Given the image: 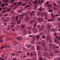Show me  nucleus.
Wrapping results in <instances>:
<instances>
[{
    "label": "nucleus",
    "instance_id": "obj_1",
    "mask_svg": "<svg viewBox=\"0 0 60 60\" xmlns=\"http://www.w3.org/2000/svg\"><path fill=\"white\" fill-rule=\"evenodd\" d=\"M33 31L34 33L36 34L37 32V30L36 28H33Z\"/></svg>",
    "mask_w": 60,
    "mask_h": 60
},
{
    "label": "nucleus",
    "instance_id": "obj_2",
    "mask_svg": "<svg viewBox=\"0 0 60 60\" xmlns=\"http://www.w3.org/2000/svg\"><path fill=\"white\" fill-rule=\"evenodd\" d=\"M8 31H9V30H10V29H11V27H13V25L12 24V25H9L8 26Z\"/></svg>",
    "mask_w": 60,
    "mask_h": 60
},
{
    "label": "nucleus",
    "instance_id": "obj_3",
    "mask_svg": "<svg viewBox=\"0 0 60 60\" xmlns=\"http://www.w3.org/2000/svg\"><path fill=\"white\" fill-rule=\"evenodd\" d=\"M38 21H40L41 22H42L43 21V19H41L40 18H39L38 19Z\"/></svg>",
    "mask_w": 60,
    "mask_h": 60
},
{
    "label": "nucleus",
    "instance_id": "obj_4",
    "mask_svg": "<svg viewBox=\"0 0 60 60\" xmlns=\"http://www.w3.org/2000/svg\"><path fill=\"white\" fill-rule=\"evenodd\" d=\"M26 18L25 19V21H28V16L26 15Z\"/></svg>",
    "mask_w": 60,
    "mask_h": 60
},
{
    "label": "nucleus",
    "instance_id": "obj_5",
    "mask_svg": "<svg viewBox=\"0 0 60 60\" xmlns=\"http://www.w3.org/2000/svg\"><path fill=\"white\" fill-rule=\"evenodd\" d=\"M41 14V13L39 11L37 13V16H40Z\"/></svg>",
    "mask_w": 60,
    "mask_h": 60
},
{
    "label": "nucleus",
    "instance_id": "obj_6",
    "mask_svg": "<svg viewBox=\"0 0 60 60\" xmlns=\"http://www.w3.org/2000/svg\"><path fill=\"white\" fill-rule=\"evenodd\" d=\"M10 20V18L9 17H7L6 18V22H8Z\"/></svg>",
    "mask_w": 60,
    "mask_h": 60
},
{
    "label": "nucleus",
    "instance_id": "obj_7",
    "mask_svg": "<svg viewBox=\"0 0 60 60\" xmlns=\"http://www.w3.org/2000/svg\"><path fill=\"white\" fill-rule=\"evenodd\" d=\"M15 19V18L14 17H12L11 18V20L12 21H14Z\"/></svg>",
    "mask_w": 60,
    "mask_h": 60
},
{
    "label": "nucleus",
    "instance_id": "obj_8",
    "mask_svg": "<svg viewBox=\"0 0 60 60\" xmlns=\"http://www.w3.org/2000/svg\"><path fill=\"white\" fill-rule=\"evenodd\" d=\"M43 55L44 56H47V55H48V53L47 52H45L43 53Z\"/></svg>",
    "mask_w": 60,
    "mask_h": 60
},
{
    "label": "nucleus",
    "instance_id": "obj_9",
    "mask_svg": "<svg viewBox=\"0 0 60 60\" xmlns=\"http://www.w3.org/2000/svg\"><path fill=\"white\" fill-rule=\"evenodd\" d=\"M47 27L48 30H50V25H48L47 26Z\"/></svg>",
    "mask_w": 60,
    "mask_h": 60
},
{
    "label": "nucleus",
    "instance_id": "obj_10",
    "mask_svg": "<svg viewBox=\"0 0 60 60\" xmlns=\"http://www.w3.org/2000/svg\"><path fill=\"white\" fill-rule=\"evenodd\" d=\"M28 3L29 4H30L29 5V6H32V5H33V3H32V2H28Z\"/></svg>",
    "mask_w": 60,
    "mask_h": 60
},
{
    "label": "nucleus",
    "instance_id": "obj_11",
    "mask_svg": "<svg viewBox=\"0 0 60 60\" xmlns=\"http://www.w3.org/2000/svg\"><path fill=\"white\" fill-rule=\"evenodd\" d=\"M18 16L19 17H21L22 19H23V17L24 16V15H18Z\"/></svg>",
    "mask_w": 60,
    "mask_h": 60
},
{
    "label": "nucleus",
    "instance_id": "obj_12",
    "mask_svg": "<svg viewBox=\"0 0 60 60\" xmlns=\"http://www.w3.org/2000/svg\"><path fill=\"white\" fill-rule=\"evenodd\" d=\"M50 55L51 56H54V52H51L50 53Z\"/></svg>",
    "mask_w": 60,
    "mask_h": 60
},
{
    "label": "nucleus",
    "instance_id": "obj_13",
    "mask_svg": "<svg viewBox=\"0 0 60 60\" xmlns=\"http://www.w3.org/2000/svg\"><path fill=\"white\" fill-rule=\"evenodd\" d=\"M15 0H11L10 1V3L11 4L15 2Z\"/></svg>",
    "mask_w": 60,
    "mask_h": 60
},
{
    "label": "nucleus",
    "instance_id": "obj_14",
    "mask_svg": "<svg viewBox=\"0 0 60 60\" xmlns=\"http://www.w3.org/2000/svg\"><path fill=\"white\" fill-rule=\"evenodd\" d=\"M37 38L38 40H39L40 38V36L39 35H37Z\"/></svg>",
    "mask_w": 60,
    "mask_h": 60
},
{
    "label": "nucleus",
    "instance_id": "obj_15",
    "mask_svg": "<svg viewBox=\"0 0 60 60\" xmlns=\"http://www.w3.org/2000/svg\"><path fill=\"white\" fill-rule=\"evenodd\" d=\"M17 4H18V5H20L22 4V2H19Z\"/></svg>",
    "mask_w": 60,
    "mask_h": 60
},
{
    "label": "nucleus",
    "instance_id": "obj_16",
    "mask_svg": "<svg viewBox=\"0 0 60 60\" xmlns=\"http://www.w3.org/2000/svg\"><path fill=\"white\" fill-rule=\"evenodd\" d=\"M25 27H26V26L24 25L23 24L22 25L21 27L22 28H25Z\"/></svg>",
    "mask_w": 60,
    "mask_h": 60
},
{
    "label": "nucleus",
    "instance_id": "obj_17",
    "mask_svg": "<svg viewBox=\"0 0 60 60\" xmlns=\"http://www.w3.org/2000/svg\"><path fill=\"white\" fill-rule=\"evenodd\" d=\"M37 25V23H36V22H35L34 23V27H35Z\"/></svg>",
    "mask_w": 60,
    "mask_h": 60
},
{
    "label": "nucleus",
    "instance_id": "obj_18",
    "mask_svg": "<svg viewBox=\"0 0 60 60\" xmlns=\"http://www.w3.org/2000/svg\"><path fill=\"white\" fill-rule=\"evenodd\" d=\"M27 33V31L25 30H24L23 31V34H26Z\"/></svg>",
    "mask_w": 60,
    "mask_h": 60
},
{
    "label": "nucleus",
    "instance_id": "obj_19",
    "mask_svg": "<svg viewBox=\"0 0 60 60\" xmlns=\"http://www.w3.org/2000/svg\"><path fill=\"white\" fill-rule=\"evenodd\" d=\"M37 2H38L37 0H35V1L33 2V4H36V3H37Z\"/></svg>",
    "mask_w": 60,
    "mask_h": 60
},
{
    "label": "nucleus",
    "instance_id": "obj_20",
    "mask_svg": "<svg viewBox=\"0 0 60 60\" xmlns=\"http://www.w3.org/2000/svg\"><path fill=\"white\" fill-rule=\"evenodd\" d=\"M33 9L34 10H37V7L36 6L34 7L33 8Z\"/></svg>",
    "mask_w": 60,
    "mask_h": 60
},
{
    "label": "nucleus",
    "instance_id": "obj_21",
    "mask_svg": "<svg viewBox=\"0 0 60 60\" xmlns=\"http://www.w3.org/2000/svg\"><path fill=\"white\" fill-rule=\"evenodd\" d=\"M53 5H54V6H55V7H57L58 8V6L57 5H56V4L55 3H53Z\"/></svg>",
    "mask_w": 60,
    "mask_h": 60
},
{
    "label": "nucleus",
    "instance_id": "obj_22",
    "mask_svg": "<svg viewBox=\"0 0 60 60\" xmlns=\"http://www.w3.org/2000/svg\"><path fill=\"white\" fill-rule=\"evenodd\" d=\"M37 49L38 50H40V47H39V46H37Z\"/></svg>",
    "mask_w": 60,
    "mask_h": 60
},
{
    "label": "nucleus",
    "instance_id": "obj_23",
    "mask_svg": "<svg viewBox=\"0 0 60 60\" xmlns=\"http://www.w3.org/2000/svg\"><path fill=\"white\" fill-rule=\"evenodd\" d=\"M29 6H29V5H27L24 8H28V7H29Z\"/></svg>",
    "mask_w": 60,
    "mask_h": 60
},
{
    "label": "nucleus",
    "instance_id": "obj_24",
    "mask_svg": "<svg viewBox=\"0 0 60 60\" xmlns=\"http://www.w3.org/2000/svg\"><path fill=\"white\" fill-rule=\"evenodd\" d=\"M42 46L44 47V48H45V44L43 43L42 44Z\"/></svg>",
    "mask_w": 60,
    "mask_h": 60
},
{
    "label": "nucleus",
    "instance_id": "obj_25",
    "mask_svg": "<svg viewBox=\"0 0 60 60\" xmlns=\"http://www.w3.org/2000/svg\"><path fill=\"white\" fill-rule=\"evenodd\" d=\"M43 30V28H40L39 29L40 32L41 31H42Z\"/></svg>",
    "mask_w": 60,
    "mask_h": 60
},
{
    "label": "nucleus",
    "instance_id": "obj_26",
    "mask_svg": "<svg viewBox=\"0 0 60 60\" xmlns=\"http://www.w3.org/2000/svg\"><path fill=\"white\" fill-rule=\"evenodd\" d=\"M15 39L18 40H21V38H16Z\"/></svg>",
    "mask_w": 60,
    "mask_h": 60
},
{
    "label": "nucleus",
    "instance_id": "obj_27",
    "mask_svg": "<svg viewBox=\"0 0 60 60\" xmlns=\"http://www.w3.org/2000/svg\"><path fill=\"white\" fill-rule=\"evenodd\" d=\"M37 27L38 29H39L40 27H41V25H38Z\"/></svg>",
    "mask_w": 60,
    "mask_h": 60
},
{
    "label": "nucleus",
    "instance_id": "obj_28",
    "mask_svg": "<svg viewBox=\"0 0 60 60\" xmlns=\"http://www.w3.org/2000/svg\"><path fill=\"white\" fill-rule=\"evenodd\" d=\"M19 18V17L18 16H17L16 17V21H18V18Z\"/></svg>",
    "mask_w": 60,
    "mask_h": 60
},
{
    "label": "nucleus",
    "instance_id": "obj_29",
    "mask_svg": "<svg viewBox=\"0 0 60 60\" xmlns=\"http://www.w3.org/2000/svg\"><path fill=\"white\" fill-rule=\"evenodd\" d=\"M34 22V21L33 20H31L30 21V24H33Z\"/></svg>",
    "mask_w": 60,
    "mask_h": 60
},
{
    "label": "nucleus",
    "instance_id": "obj_30",
    "mask_svg": "<svg viewBox=\"0 0 60 60\" xmlns=\"http://www.w3.org/2000/svg\"><path fill=\"white\" fill-rule=\"evenodd\" d=\"M40 2L41 3L40 4V5H41V3H43V2H44V1H43V0H41V1Z\"/></svg>",
    "mask_w": 60,
    "mask_h": 60
},
{
    "label": "nucleus",
    "instance_id": "obj_31",
    "mask_svg": "<svg viewBox=\"0 0 60 60\" xmlns=\"http://www.w3.org/2000/svg\"><path fill=\"white\" fill-rule=\"evenodd\" d=\"M4 49V47L3 46H2L0 48V49Z\"/></svg>",
    "mask_w": 60,
    "mask_h": 60
},
{
    "label": "nucleus",
    "instance_id": "obj_32",
    "mask_svg": "<svg viewBox=\"0 0 60 60\" xmlns=\"http://www.w3.org/2000/svg\"><path fill=\"white\" fill-rule=\"evenodd\" d=\"M34 55H35V56H36L37 54L36 52L35 51H34Z\"/></svg>",
    "mask_w": 60,
    "mask_h": 60
},
{
    "label": "nucleus",
    "instance_id": "obj_33",
    "mask_svg": "<svg viewBox=\"0 0 60 60\" xmlns=\"http://www.w3.org/2000/svg\"><path fill=\"white\" fill-rule=\"evenodd\" d=\"M11 10V8H9V9L8 8L7 9V11H10V10Z\"/></svg>",
    "mask_w": 60,
    "mask_h": 60
},
{
    "label": "nucleus",
    "instance_id": "obj_34",
    "mask_svg": "<svg viewBox=\"0 0 60 60\" xmlns=\"http://www.w3.org/2000/svg\"><path fill=\"white\" fill-rule=\"evenodd\" d=\"M44 16L45 17H46L47 16V12H45V13H44Z\"/></svg>",
    "mask_w": 60,
    "mask_h": 60
},
{
    "label": "nucleus",
    "instance_id": "obj_35",
    "mask_svg": "<svg viewBox=\"0 0 60 60\" xmlns=\"http://www.w3.org/2000/svg\"><path fill=\"white\" fill-rule=\"evenodd\" d=\"M4 5L5 6H7L8 5V3H5L4 4Z\"/></svg>",
    "mask_w": 60,
    "mask_h": 60
},
{
    "label": "nucleus",
    "instance_id": "obj_36",
    "mask_svg": "<svg viewBox=\"0 0 60 60\" xmlns=\"http://www.w3.org/2000/svg\"><path fill=\"white\" fill-rule=\"evenodd\" d=\"M8 15V14H6L4 15V17H6V16H7Z\"/></svg>",
    "mask_w": 60,
    "mask_h": 60
},
{
    "label": "nucleus",
    "instance_id": "obj_37",
    "mask_svg": "<svg viewBox=\"0 0 60 60\" xmlns=\"http://www.w3.org/2000/svg\"><path fill=\"white\" fill-rule=\"evenodd\" d=\"M18 23L19 24H20V20H18Z\"/></svg>",
    "mask_w": 60,
    "mask_h": 60
},
{
    "label": "nucleus",
    "instance_id": "obj_38",
    "mask_svg": "<svg viewBox=\"0 0 60 60\" xmlns=\"http://www.w3.org/2000/svg\"><path fill=\"white\" fill-rule=\"evenodd\" d=\"M26 4L25 3H24L23 4H22V6H25V5H26Z\"/></svg>",
    "mask_w": 60,
    "mask_h": 60
},
{
    "label": "nucleus",
    "instance_id": "obj_39",
    "mask_svg": "<svg viewBox=\"0 0 60 60\" xmlns=\"http://www.w3.org/2000/svg\"><path fill=\"white\" fill-rule=\"evenodd\" d=\"M45 27V26H44V25H42V26H41V28H42L43 29Z\"/></svg>",
    "mask_w": 60,
    "mask_h": 60
},
{
    "label": "nucleus",
    "instance_id": "obj_40",
    "mask_svg": "<svg viewBox=\"0 0 60 60\" xmlns=\"http://www.w3.org/2000/svg\"><path fill=\"white\" fill-rule=\"evenodd\" d=\"M0 60H4V59L3 58L1 57L0 58Z\"/></svg>",
    "mask_w": 60,
    "mask_h": 60
},
{
    "label": "nucleus",
    "instance_id": "obj_41",
    "mask_svg": "<svg viewBox=\"0 0 60 60\" xmlns=\"http://www.w3.org/2000/svg\"><path fill=\"white\" fill-rule=\"evenodd\" d=\"M31 43L32 44H34L35 42L34 41H31Z\"/></svg>",
    "mask_w": 60,
    "mask_h": 60
},
{
    "label": "nucleus",
    "instance_id": "obj_42",
    "mask_svg": "<svg viewBox=\"0 0 60 60\" xmlns=\"http://www.w3.org/2000/svg\"><path fill=\"white\" fill-rule=\"evenodd\" d=\"M39 60H43V58L41 57L39 58Z\"/></svg>",
    "mask_w": 60,
    "mask_h": 60
},
{
    "label": "nucleus",
    "instance_id": "obj_43",
    "mask_svg": "<svg viewBox=\"0 0 60 60\" xmlns=\"http://www.w3.org/2000/svg\"><path fill=\"white\" fill-rule=\"evenodd\" d=\"M31 49L32 50H34L35 49H34V47H32L31 48Z\"/></svg>",
    "mask_w": 60,
    "mask_h": 60
},
{
    "label": "nucleus",
    "instance_id": "obj_44",
    "mask_svg": "<svg viewBox=\"0 0 60 60\" xmlns=\"http://www.w3.org/2000/svg\"><path fill=\"white\" fill-rule=\"evenodd\" d=\"M55 52L56 53H59V51L58 50H56L55 51Z\"/></svg>",
    "mask_w": 60,
    "mask_h": 60
},
{
    "label": "nucleus",
    "instance_id": "obj_45",
    "mask_svg": "<svg viewBox=\"0 0 60 60\" xmlns=\"http://www.w3.org/2000/svg\"><path fill=\"white\" fill-rule=\"evenodd\" d=\"M30 55L31 56H34V55H33V53H30Z\"/></svg>",
    "mask_w": 60,
    "mask_h": 60
},
{
    "label": "nucleus",
    "instance_id": "obj_46",
    "mask_svg": "<svg viewBox=\"0 0 60 60\" xmlns=\"http://www.w3.org/2000/svg\"><path fill=\"white\" fill-rule=\"evenodd\" d=\"M38 54H40L41 53V52L39 50L38 51Z\"/></svg>",
    "mask_w": 60,
    "mask_h": 60
},
{
    "label": "nucleus",
    "instance_id": "obj_47",
    "mask_svg": "<svg viewBox=\"0 0 60 60\" xmlns=\"http://www.w3.org/2000/svg\"><path fill=\"white\" fill-rule=\"evenodd\" d=\"M53 8L54 9L56 10H58V9H56V8L55 7H53Z\"/></svg>",
    "mask_w": 60,
    "mask_h": 60
},
{
    "label": "nucleus",
    "instance_id": "obj_48",
    "mask_svg": "<svg viewBox=\"0 0 60 60\" xmlns=\"http://www.w3.org/2000/svg\"><path fill=\"white\" fill-rule=\"evenodd\" d=\"M55 17H58V16H59V15L57 14L56 15H55Z\"/></svg>",
    "mask_w": 60,
    "mask_h": 60
},
{
    "label": "nucleus",
    "instance_id": "obj_49",
    "mask_svg": "<svg viewBox=\"0 0 60 60\" xmlns=\"http://www.w3.org/2000/svg\"><path fill=\"white\" fill-rule=\"evenodd\" d=\"M55 40L56 42L59 41V40L58 39H56Z\"/></svg>",
    "mask_w": 60,
    "mask_h": 60
},
{
    "label": "nucleus",
    "instance_id": "obj_50",
    "mask_svg": "<svg viewBox=\"0 0 60 60\" xmlns=\"http://www.w3.org/2000/svg\"><path fill=\"white\" fill-rule=\"evenodd\" d=\"M30 16H32L34 15V14L33 13H31L30 14Z\"/></svg>",
    "mask_w": 60,
    "mask_h": 60
},
{
    "label": "nucleus",
    "instance_id": "obj_51",
    "mask_svg": "<svg viewBox=\"0 0 60 60\" xmlns=\"http://www.w3.org/2000/svg\"><path fill=\"white\" fill-rule=\"evenodd\" d=\"M4 26H7V23H6L5 22L4 23Z\"/></svg>",
    "mask_w": 60,
    "mask_h": 60
},
{
    "label": "nucleus",
    "instance_id": "obj_52",
    "mask_svg": "<svg viewBox=\"0 0 60 60\" xmlns=\"http://www.w3.org/2000/svg\"><path fill=\"white\" fill-rule=\"evenodd\" d=\"M19 5V4H17V7H15V8H14V9H16V8H17V7H18V6H19V5Z\"/></svg>",
    "mask_w": 60,
    "mask_h": 60
},
{
    "label": "nucleus",
    "instance_id": "obj_53",
    "mask_svg": "<svg viewBox=\"0 0 60 60\" xmlns=\"http://www.w3.org/2000/svg\"><path fill=\"white\" fill-rule=\"evenodd\" d=\"M11 25H13V27H14V23H13V22H11Z\"/></svg>",
    "mask_w": 60,
    "mask_h": 60
},
{
    "label": "nucleus",
    "instance_id": "obj_54",
    "mask_svg": "<svg viewBox=\"0 0 60 60\" xmlns=\"http://www.w3.org/2000/svg\"><path fill=\"white\" fill-rule=\"evenodd\" d=\"M42 38H43V39H45V37L44 36H43Z\"/></svg>",
    "mask_w": 60,
    "mask_h": 60
},
{
    "label": "nucleus",
    "instance_id": "obj_55",
    "mask_svg": "<svg viewBox=\"0 0 60 60\" xmlns=\"http://www.w3.org/2000/svg\"><path fill=\"white\" fill-rule=\"evenodd\" d=\"M6 39H8L7 41H9V40H11L10 39V38H6Z\"/></svg>",
    "mask_w": 60,
    "mask_h": 60
},
{
    "label": "nucleus",
    "instance_id": "obj_56",
    "mask_svg": "<svg viewBox=\"0 0 60 60\" xmlns=\"http://www.w3.org/2000/svg\"><path fill=\"white\" fill-rule=\"evenodd\" d=\"M4 6H5L4 4H4H3L2 5H1V6L2 8H3V7H4Z\"/></svg>",
    "mask_w": 60,
    "mask_h": 60
},
{
    "label": "nucleus",
    "instance_id": "obj_57",
    "mask_svg": "<svg viewBox=\"0 0 60 60\" xmlns=\"http://www.w3.org/2000/svg\"><path fill=\"white\" fill-rule=\"evenodd\" d=\"M57 20L58 21H60V18H58L57 19Z\"/></svg>",
    "mask_w": 60,
    "mask_h": 60
},
{
    "label": "nucleus",
    "instance_id": "obj_58",
    "mask_svg": "<svg viewBox=\"0 0 60 60\" xmlns=\"http://www.w3.org/2000/svg\"><path fill=\"white\" fill-rule=\"evenodd\" d=\"M36 39V37H34L33 38V40H35Z\"/></svg>",
    "mask_w": 60,
    "mask_h": 60
},
{
    "label": "nucleus",
    "instance_id": "obj_59",
    "mask_svg": "<svg viewBox=\"0 0 60 60\" xmlns=\"http://www.w3.org/2000/svg\"><path fill=\"white\" fill-rule=\"evenodd\" d=\"M2 19H3V20H4V19L5 18L4 17H2Z\"/></svg>",
    "mask_w": 60,
    "mask_h": 60
},
{
    "label": "nucleus",
    "instance_id": "obj_60",
    "mask_svg": "<svg viewBox=\"0 0 60 60\" xmlns=\"http://www.w3.org/2000/svg\"><path fill=\"white\" fill-rule=\"evenodd\" d=\"M41 0H39V1H38L39 4H40V3H41L40 2V1L41 2Z\"/></svg>",
    "mask_w": 60,
    "mask_h": 60
},
{
    "label": "nucleus",
    "instance_id": "obj_61",
    "mask_svg": "<svg viewBox=\"0 0 60 60\" xmlns=\"http://www.w3.org/2000/svg\"><path fill=\"white\" fill-rule=\"evenodd\" d=\"M34 37V36L33 35H30V37Z\"/></svg>",
    "mask_w": 60,
    "mask_h": 60
},
{
    "label": "nucleus",
    "instance_id": "obj_62",
    "mask_svg": "<svg viewBox=\"0 0 60 60\" xmlns=\"http://www.w3.org/2000/svg\"><path fill=\"white\" fill-rule=\"evenodd\" d=\"M54 35L55 36H56L57 35V34H56V33H54Z\"/></svg>",
    "mask_w": 60,
    "mask_h": 60
},
{
    "label": "nucleus",
    "instance_id": "obj_63",
    "mask_svg": "<svg viewBox=\"0 0 60 60\" xmlns=\"http://www.w3.org/2000/svg\"><path fill=\"white\" fill-rule=\"evenodd\" d=\"M50 6H51L49 4L48 5H47V7H50Z\"/></svg>",
    "mask_w": 60,
    "mask_h": 60
},
{
    "label": "nucleus",
    "instance_id": "obj_64",
    "mask_svg": "<svg viewBox=\"0 0 60 60\" xmlns=\"http://www.w3.org/2000/svg\"><path fill=\"white\" fill-rule=\"evenodd\" d=\"M49 40H52V38H49Z\"/></svg>",
    "mask_w": 60,
    "mask_h": 60
}]
</instances>
